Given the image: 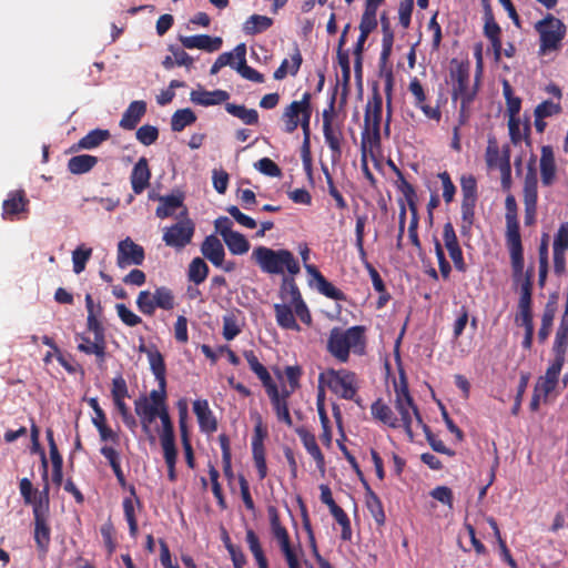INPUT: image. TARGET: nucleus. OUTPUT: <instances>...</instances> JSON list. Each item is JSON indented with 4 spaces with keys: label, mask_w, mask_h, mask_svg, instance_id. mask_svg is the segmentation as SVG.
<instances>
[{
    "label": "nucleus",
    "mask_w": 568,
    "mask_h": 568,
    "mask_svg": "<svg viewBox=\"0 0 568 568\" xmlns=\"http://www.w3.org/2000/svg\"><path fill=\"white\" fill-rule=\"evenodd\" d=\"M556 172L554 149L551 145H542L540 155L541 183L545 186H550L556 180Z\"/></svg>",
    "instance_id": "24"
},
{
    "label": "nucleus",
    "mask_w": 568,
    "mask_h": 568,
    "mask_svg": "<svg viewBox=\"0 0 568 568\" xmlns=\"http://www.w3.org/2000/svg\"><path fill=\"white\" fill-rule=\"evenodd\" d=\"M320 382L325 381L328 388L341 398L354 400L361 405V399L356 398L358 385L357 376L348 369L328 368L325 373H321Z\"/></svg>",
    "instance_id": "8"
},
{
    "label": "nucleus",
    "mask_w": 568,
    "mask_h": 568,
    "mask_svg": "<svg viewBox=\"0 0 568 568\" xmlns=\"http://www.w3.org/2000/svg\"><path fill=\"white\" fill-rule=\"evenodd\" d=\"M111 138V133L106 129H94L81 138L77 144L78 150H92L100 146L103 142Z\"/></svg>",
    "instance_id": "39"
},
{
    "label": "nucleus",
    "mask_w": 568,
    "mask_h": 568,
    "mask_svg": "<svg viewBox=\"0 0 568 568\" xmlns=\"http://www.w3.org/2000/svg\"><path fill=\"white\" fill-rule=\"evenodd\" d=\"M136 306L139 311L146 315H154L156 308L171 311L175 306V296L173 291L168 286L156 287L153 293L150 291H141L136 297Z\"/></svg>",
    "instance_id": "10"
},
{
    "label": "nucleus",
    "mask_w": 568,
    "mask_h": 568,
    "mask_svg": "<svg viewBox=\"0 0 568 568\" xmlns=\"http://www.w3.org/2000/svg\"><path fill=\"white\" fill-rule=\"evenodd\" d=\"M193 412L196 415L199 426L202 432L212 434L217 429V420L206 399H196L193 403Z\"/></svg>",
    "instance_id": "23"
},
{
    "label": "nucleus",
    "mask_w": 568,
    "mask_h": 568,
    "mask_svg": "<svg viewBox=\"0 0 568 568\" xmlns=\"http://www.w3.org/2000/svg\"><path fill=\"white\" fill-rule=\"evenodd\" d=\"M158 417L162 423V432L160 434V442L162 447L175 446L174 427L169 415L168 408L161 407Z\"/></svg>",
    "instance_id": "41"
},
{
    "label": "nucleus",
    "mask_w": 568,
    "mask_h": 568,
    "mask_svg": "<svg viewBox=\"0 0 568 568\" xmlns=\"http://www.w3.org/2000/svg\"><path fill=\"white\" fill-rule=\"evenodd\" d=\"M190 99L195 104L210 106L226 102L230 99V94L229 92L220 89L214 91L200 89L193 90L190 94Z\"/></svg>",
    "instance_id": "30"
},
{
    "label": "nucleus",
    "mask_w": 568,
    "mask_h": 568,
    "mask_svg": "<svg viewBox=\"0 0 568 568\" xmlns=\"http://www.w3.org/2000/svg\"><path fill=\"white\" fill-rule=\"evenodd\" d=\"M160 204L156 207L155 214L160 219H166L173 215L175 210L183 205V195H165L158 197Z\"/></svg>",
    "instance_id": "40"
},
{
    "label": "nucleus",
    "mask_w": 568,
    "mask_h": 568,
    "mask_svg": "<svg viewBox=\"0 0 568 568\" xmlns=\"http://www.w3.org/2000/svg\"><path fill=\"white\" fill-rule=\"evenodd\" d=\"M180 41L186 49H200L206 52L220 50L223 43L220 37H211L209 34L181 37Z\"/></svg>",
    "instance_id": "22"
},
{
    "label": "nucleus",
    "mask_w": 568,
    "mask_h": 568,
    "mask_svg": "<svg viewBox=\"0 0 568 568\" xmlns=\"http://www.w3.org/2000/svg\"><path fill=\"white\" fill-rule=\"evenodd\" d=\"M308 275L316 282L317 291L324 296L334 301H345V294L334 286L326 277L318 271L315 265H305Z\"/></svg>",
    "instance_id": "21"
},
{
    "label": "nucleus",
    "mask_w": 568,
    "mask_h": 568,
    "mask_svg": "<svg viewBox=\"0 0 568 568\" xmlns=\"http://www.w3.org/2000/svg\"><path fill=\"white\" fill-rule=\"evenodd\" d=\"M365 337L362 326H352L347 329L333 327L327 339V351L341 363L349 358V351L356 347H364Z\"/></svg>",
    "instance_id": "5"
},
{
    "label": "nucleus",
    "mask_w": 568,
    "mask_h": 568,
    "mask_svg": "<svg viewBox=\"0 0 568 568\" xmlns=\"http://www.w3.org/2000/svg\"><path fill=\"white\" fill-rule=\"evenodd\" d=\"M195 121L196 115L190 108L180 109L175 111L171 118V129L174 132H181Z\"/></svg>",
    "instance_id": "51"
},
{
    "label": "nucleus",
    "mask_w": 568,
    "mask_h": 568,
    "mask_svg": "<svg viewBox=\"0 0 568 568\" xmlns=\"http://www.w3.org/2000/svg\"><path fill=\"white\" fill-rule=\"evenodd\" d=\"M408 90L414 97V105L423 111V113L433 120H440L442 113L437 108H432L426 103L427 97L425 90L418 80V78L414 77L408 85Z\"/></svg>",
    "instance_id": "20"
},
{
    "label": "nucleus",
    "mask_w": 568,
    "mask_h": 568,
    "mask_svg": "<svg viewBox=\"0 0 568 568\" xmlns=\"http://www.w3.org/2000/svg\"><path fill=\"white\" fill-rule=\"evenodd\" d=\"M273 24V19L266 16L252 14L243 24L245 34L255 36L270 29Z\"/></svg>",
    "instance_id": "44"
},
{
    "label": "nucleus",
    "mask_w": 568,
    "mask_h": 568,
    "mask_svg": "<svg viewBox=\"0 0 568 568\" xmlns=\"http://www.w3.org/2000/svg\"><path fill=\"white\" fill-rule=\"evenodd\" d=\"M568 349V332L557 329L552 352L556 358L565 359Z\"/></svg>",
    "instance_id": "61"
},
{
    "label": "nucleus",
    "mask_w": 568,
    "mask_h": 568,
    "mask_svg": "<svg viewBox=\"0 0 568 568\" xmlns=\"http://www.w3.org/2000/svg\"><path fill=\"white\" fill-rule=\"evenodd\" d=\"M303 62L302 54L298 50V48H295L294 53L292 54V64L290 65L288 60L284 59L280 67L274 71V79L275 80H283L287 73H291L292 75H296L300 71L301 64Z\"/></svg>",
    "instance_id": "46"
},
{
    "label": "nucleus",
    "mask_w": 568,
    "mask_h": 568,
    "mask_svg": "<svg viewBox=\"0 0 568 568\" xmlns=\"http://www.w3.org/2000/svg\"><path fill=\"white\" fill-rule=\"evenodd\" d=\"M149 363L151 371L159 384V389H153L150 393L151 405L156 406V409L165 407L166 399V366L164 358L159 351L149 352Z\"/></svg>",
    "instance_id": "11"
},
{
    "label": "nucleus",
    "mask_w": 568,
    "mask_h": 568,
    "mask_svg": "<svg viewBox=\"0 0 568 568\" xmlns=\"http://www.w3.org/2000/svg\"><path fill=\"white\" fill-rule=\"evenodd\" d=\"M92 255V248L79 245L72 252L73 272L80 274L85 270L87 262Z\"/></svg>",
    "instance_id": "54"
},
{
    "label": "nucleus",
    "mask_w": 568,
    "mask_h": 568,
    "mask_svg": "<svg viewBox=\"0 0 568 568\" xmlns=\"http://www.w3.org/2000/svg\"><path fill=\"white\" fill-rule=\"evenodd\" d=\"M423 427V430L425 432V435H426V439L428 442V444L430 445V447L433 448V450L437 452V453H440V454H445L447 456H454L455 455V452L448 447H446V445L444 444V442L439 438H437V436H435L429 426L426 425L425 423L422 425Z\"/></svg>",
    "instance_id": "56"
},
{
    "label": "nucleus",
    "mask_w": 568,
    "mask_h": 568,
    "mask_svg": "<svg viewBox=\"0 0 568 568\" xmlns=\"http://www.w3.org/2000/svg\"><path fill=\"white\" fill-rule=\"evenodd\" d=\"M145 258L144 248L134 243L130 237L118 244L116 264L124 268L129 265H141Z\"/></svg>",
    "instance_id": "15"
},
{
    "label": "nucleus",
    "mask_w": 568,
    "mask_h": 568,
    "mask_svg": "<svg viewBox=\"0 0 568 568\" xmlns=\"http://www.w3.org/2000/svg\"><path fill=\"white\" fill-rule=\"evenodd\" d=\"M556 303L549 301L544 310L542 316H541V326L538 331V341L539 343H545L551 332L554 318L556 315Z\"/></svg>",
    "instance_id": "47"
},
{
    "label": "nucleus",
    "mask_w": 568,
    "mask_h": 568,
    "mask_svg": "<svg viewBox=\"0 0 568 568\" xmlns=\"http://www.w3.org/2000/svg\"><path fill=\"white\" fill-rule=\"evenodd\" d=\"M276 323L281 328L300 332L301 326L295 320L294 308L287 303L274 304Z\"/></svg>",
    "instance_id": "33"
},
{
    "label": "nucleus",
    "mask_w": 568,
    "mask_h": 568,
    "mask_svg": "<svg viewBox=\"0 0 568 568\" xmlns=\"http://www.w3.org/2000/svg\"><path fill=\"white\" fill-rule=\"evenodd\" d=\"M323 135L325 143L328 145L332 159L337 160L342 155V140L343 134L339 128H334L333 124L323 128Z\"/></svg>",
    "instance_id": "43"
},
{
    "label": "nucleus",
    "mask_w": 568,
    "mask_h": 568,
    "mask_svg": "<svg viewBox=\"0 0 568 568\" xmlns=\"http://www.w3.org/2000/svg\"><path fill=\"white\" fill-rule=\"evenodd\" d=\"M532 277L534 270L523 271L521 277L516 278L513 274L514 283L520 286V296L518 301V314L516 323L524 326L525 332H534L532 321Z\"/></svg>",
    "instance_id": "9"
},
{
    "label": "nucleus",
    "mask_w": 568,
    "mask_h": 568,
    "mask_svg": "<svg viewBox=\"0 0 568 568\" xmlns=\"http://www.w3.org/2000/svg\"><path fill=\"white\" fill-rule=\"evenodd\" d=\"M529 378H530V374L528 372L520 373L519 384L517 387V394L515 396V403L511 407V414L515 416L518 415V413L520 410L523 397L527 389Z\"/></svg>",
    "instance_id": "60"
},
{
    "label": "nucleus",
    "mask_w": 568,
    "mask_h": 568,
    "mask_svg": "<svg viewBox=\"0 0 568 568\" xmlns=\"http://www.w3.org/2000/svg\"><path fill=\"white\" fill-rule=\"evenodd\" d=\"M399 384H395V400L394 406L400 418V427L404 428L409 440L414 439L413 432V417H415L418 425H423V418L418 410V407L414 403L412 395L409 394L407 379L404 371L399 373Z\"/></svg>",
    "instance_id": "6"
},
{
    "label": "nucleus",
    "mask_w": 568,
    "mask_h": 568,
    "mask_svg": "<svg viewBox=\"0 0 568 568\" xmlns=\"http://www.w3.org/2000/svg\"><path fill=\"white\" fill-rule=\"evenodd\" d=\"M296 434L298 435L304 448L306 452L313 457V459L316 463L317 468L322 469L325 465V457L321 450V448L317 445L316 438L314 434H312L308 429L305 427H297L295 429Z\"/></svg>",
    "instance_id": "28"
},
{
    "label": "nucleus",
    "mask_w": 568,
    "mask_h": 568,
    "mask_svg": "<svg viewBox=\"0 0 568 568\" xmlns=\"http://www.w3.org/2000/svg\"><path fill=\"white\" fill-rule=\"evenodd\" d=\"M243 356L245 357L251 371L260 378L265 389L275 384L267 368L260 363L254 351H244Z\"/></svg>",
    "instance_id": "37"
},
{
    "label": "nucleus",
    "mask_w": 568,
    "mask_h": 568,
    "mask_svg": "<svg viewBox=\"0 0 568 568\" xmlns=\"http://www.w3.org/2000/svg\"><path fill=\"white\" fill-rule=\"evenodd\" d=\"M535 30L539 34V55L558 51L567 33L566 24L551 13L537 21Z\"/></svg>",
    "instance_id": "7"
},
{
    "label": "nucleus",
    "mask_w": 568,
    "mask_h": 568,
    "mask_svg": "<svg viewBox=\"0 0 568 568\" xmlns=\"http://www.w3.org/2000/svg\"><path fill=\"white\" fill-rule=\"evenodd\" d=\"M265 390L271 399L273 409L276 414L278 422H282L287 426H292L293 420L290 415L288 403L285 400V398L280 397L277 385L274 384L271 387L266 388Z\"/></svg>",
    "instance_id": "32"
},
{
    "label": "nucleus",
    "mask_w": 568,
    "mask_h": 568,
    "mask_svg": "<svg viewBox=\"0 0 568 568\" xmlns=\"http://www.w3.org/2000/svg\"><path fill=\"white\" fill-rule=\"evenodd\" d=\"M266 436V429L263 427L262 423L258 422L254 427V435L252 437V455L260 480H263L267 476V465L264 447V439Z\"/></svg>",
    "instance_id": "14"
},
{
    "label": "nucleus",
    "mask_w": 568,
    "mask_h": 568,
    "mask_svg": "<svg viewBox=\"0 0 568 568\" xmlns=\"http://www.w3.org/2000/svg\"><path fill=\"white\" fill-rule=\"evenodd\" d=\"M449 75L453 83L452 100L460 101L458 122L459 125H464L470 116V105L477 95L478 87L477 84L469 85L470 75L467 64H457L456 68L450 70Z\"/></svg>",
    "instance_id": "4"
},
{
    "label": "nucleus",
    "mask_w": 568,
    "mask_h": 568,
    "mask_svg": "<svg viewBox=\"0 0 568 568\" xmlns=\"http://www.w3.org/2000/svg\"><path fill=\"white\" fill-rule=\"evenodd\" d=\"M365 503L375 523L378 526H383L385 524L386 516L379 497L375 493H372L369 497L365 498Z\"/></svg>",
    "instance_id": "53"
},
{
    "label": "nucleus",
    "mask_w": 568,
    "mask_h": 568,
    "mask_svg": "<svg viewBox=\"0 0 568 568\" xmlns=\"http://www.w3.org/2000/svg\"><path fill=\"white\" fill-rule=\"evenodd\" d=\"M146 112V103L142 100L133 101L124 111L119 125L124 130H134Z\"/></svg>",
    "instance_id": "29"
},
{
    "label": "nucleus",
    "mask_w": 568,
    "mask_h": 568,
    "mask_svg": "<svg viewBox=\"0 0 568 568\" xmlns=\"http://www.w3.org/2000/svg\"><path fill=\"white\" fill-rule=\"evenodd\" d=\"M537 175L536 172L530 169L524 182V205L537 206L538 191H537Z\"/></svg>",
    "instance_id": "48"
},
{
    "label": "nucleus",
    "mask_w": 568,
    "mask_h": 568,
    "mask_svg": "<svg viewBox=\"0 0 568 568\" xmlns=\"http://www.w3.org/2000/svg\"><path fill=\"white\" fill-rule=\"evenodd\" d=\"M134 409L136 415L141 419V424L145 432L149 430V426L155 420L159 414L156 406L151 405L146 396H141L134 402Z\"/></svg>",
    "instance_id": "36"
},
{
    "label": "nucleus",
    "mask_w": 568,
    "mask_h": 568,
    "mask_svg": "<svg viewBox=\"0 0 568 568\" xmlns=\"http://www.w3.org/2000/svg\"><path fill=\"white\" fill-rule=\"evenodd\" d=\"M115 308L118 316L126 326L133 327L142 323V318L134 314L124 304H116Z\"/></svg>",
    "instance_id": "63"
},
{
    "label": "nucleus",
    "mask_w": 568,
    "mask_h": 568,
    "mask_svg": "<svg viewBox=\"0 0 568 568\" xmlns=\"http://www.w3.org/2000/svg\"><path fill=\"white\" fill-rule=\"evenodd\" d=\"M241 333V328L237 324V320L234 315H227L223 317V337L226 341L234 339Z\"/></svg>",
    "instance_id": "62"
},
{
    "label": "nucleus",
    "mask_w": 568,
    "mask_h": 568,
    "mask_svg": "<svg viewBox=\"0 0 568 568\" xmlns=\"http://www.w3.org/2000/svg\"><path fill=\"white\" fill-rule=\"evenodd\" d=\"M163 449V456L164 460L168 467V478L170 481L176 480V470H175V464H176V457H178V449L176 446H169V447H162Z\"/></svg>",
    "instance_id": "59"
},
{
    "label": "nucleus",
    "mask_w": 568,
    "mask_h": 568,
    "mask_svg": "<svg viewBox=\"0 0 568 568\" xmlns=\"http://www.w3.org/2000/svg\"><path fill=\"white\" fill-rule=\"evenodd\" d=\"M372 416L387 425L390 428H399L398 418L394 415L392 408L381 398L376 399L371 406Z\"/></svg>",
    "instance_id": "35"
},
{
    "label": "nucleus",
    "mask_w": 568,
    "mask_h": 568,
    "mask_svg": "<svg viewBox=\"0 0 568 568\" xmlns=\"http://www.w3.org/2000/svg\"><path fill=\"white\" fill-rule=\"evenodd\" d=\"M484 34L490 41L494 59L498 62L501 58V28L496 22L494 14L485 18Z\"/></svg>",
    "instance_id": "31"
},
{
    "label": "nucleus",
    "mask_w": 568,
    "mask_h": 568,
    "mask_svg": "<svg viewBox=\"0 0 568 568\" xmlns=\"http://www.w3.org/2000/svg\"><path fill=\"white\" fill-rule=\"evenodd\" d=\"M280 297L284 302H288L287 304H295L298 301L303 300L300 288L294 280V276L287 274L282 277L280 285Z\"/></svg>",
    "instance_id": "38"
},
{
    "label": "nucleus",
    "mask_w": 568,
    "mask_h": 568,
    "mask_svg": "<svg viewBox=\"0 0 568 568\" xmlns=\"http://www.w3.org/2000/svg\"><path fill=\"white\" fill-rule=\"evenodd\" d=\"M311 100L312 94L304 92L301 100L291 102L284 109L281 120L285 133L292 134L298 128L301 118L304 116L306 110H312Z\"/></svg>",
    "instance_id": "13"
},
{
    "label": "nucleus",
    "mask_w": 568,
    "mask_h": 568,
    "mask_svg": "<svg viewBox=\"0 0 568 568\" xmlns=\"http://www.w3.org/2000/svg\"><path fill=\"white\" fill-rule=\"evenodd\" d=\"M225 110L227 113L240 119L247 125H255L258 123V113L255 109H247L245 105H239L235 103H226Z\"/></svg>",
    "instance_id": "45"
},
{
    "label": "nucleus",
    "mask_w": 568,
    "mask_h": 568,
    "mask_svg": "<svg viewBox=\"0 0 568 568\" xmlns=\"http://www.w3.org/2000/svg\"><path fill=\"white\" fill-rule=\"evenodd\" d=\"M252 260L266 274H282L284 276L286 271L287 274L295 276L301 272L298 261L286 248L273 250L263 245L256 246L252 252Z\"/></svg>",
    "instance_id": "2"
},
{
    "label": "nucleus",
    "mask_w": 568,
    "mask_h": 568,
    "mask_svg": "<svg viewBox=\"0 0 568 568\" xmlns=\"http://www.w3.org/2000/svg\"><path fill=\"white\" fill-rule=\"evenodd\" d=\"M151 171L145 158H140L131 172V186L135 194H141L150 184Z\"/></svg>",
    "instance_id": "25"
},
{
    "label": "nucleus",
    "mask_w": 568,
    "mask_h": 568,
    "mask_svg": "<svg viewBox=\"0 0 568 568\" xmlns=\"http://www.w3.org/2000/svg\"><path fill=\"white\" fill-rule=\"evenodd\" d=\"M98 163V158L90 154L72 156L68 161V170L72 174H84L91 171Z\"/></svg>",
    "instance_id": "42"
},
{
    "label": "nucleus",
    "mask_w": 568,
    "mask_h": 568,
    "mask_svg": "<svg viewBox=\"0 0 568 568\" xmlns=\"http://www.w3.org/2000/svg\"><path fill=\"white\" fill-rule=\"evenodd\" d=\"M234 69L239 72V74L252 82L263 83L264 75L252 67L247 65V63H237Z\"/></svg>",
    "instance_id": "64"
},
{
    "label": "nucleus",
    "mask_w": 568,
    "mask_h": 568,
    "mask_svg": "<svg viewBox=\"0 0 568 568\" xmlns=\"http://www.w3.org/2000/svg\"><path fill=\"white\" fill-rule=\"evenodd\" d=\"M209 266L205 261L201 257H195L191 261L187 271V277L190 282L199 285L203 283L209 275Z\"/></svg>",
    "instance_id": "52"
},
{
    "label": "nucleus",
    "mask_w": 568,
    "mask_h": 568,
    "mask_svg": "<svg viewBox=\"0 0 568 568\" xmlns=\"http://www.w3.org/2000/svg\"><path fill=\"white\" fill-rule=\"evenodd\" d=\"M485 160L489 168L499 166L503 176V186L508 187L510 181L509 156L500 159L499 148L495 140H489L486 148Z\"/></svg>",
    "instance_id": "18"
},
{
    "label": "nucleus",
    "mask_w": 568,
    "mask_h": 568,
    "mask_svg": "<svg viewBox=\"0 0 568 568\" xmlns=\"http://www.w3.org/2000/svg\"><path fill=\"white\" fill-rule=\"evenodd\" d=\"M201 253L214 266H222L224 262L225 252L223 244L215 235H209L204 239L201 245Z\"/></svg>",
    "instance_id": "27"
},
{
    "label": "nucleus",
    "mask_w": 568,
    "mask_h": 568,
    "mask_svg": "<svg viewBox=\"0 0 568 568\" xmlns=\"http://www.w3.org/2000/svg\"><path fill=\"white\" fill-rule=\"evenodd\" d=\"M245 539H246L248 549L252 552V555H253V557H254V559H255V561L257 564V567L258 568H263V567L268 566V561H267V558L264 555V551H263V548L261 546L260 539H258L257 535L254 532L253 529H247L246 530V538Z\"/></svg>",
    "instance_id": "50"
},
{
    "label": "nucleus",
    "mask_w": 568,
    "mask_h": 568,
    "mask_svg": "<svg viewBox=\"0 0 568 568\" xmlns=\"http://www.w3.org/2000/svg\"><path fill=\"white\" fill-rule=\"evenodd\" d=\"M255 169L262 174L271 178H281V168L270 158H262L254 164Z\"/></svg>",
    "instance_id": "58"
},
{
    "label": "nucleus",
    "mask_w": 568,
    "mask_h": 568,
    "mask_svg": "<svg viewBox=\"0 0 568 568\" xmlns=\"http://www.w3.org/2000/svg\"><path fill=\"white\" fill-rule=\"evenodd\" d=\"M29 199L23 190L11 191L2 203V217L12 220L13 216L28 211Z\"/></svg>",
    "instance_id": "19"
},
{
    "label": "nucleus",
    "mask_w": 568,
    "mask_h": 568,
    "mask_svg": "<svg viewBox=\"0 0 568 568\" xmlns=\"http://www.w3.org/2000/svg\"><path fill=\"white\" fill-rule=\"evenodd\" d=\"M136 140L143 145L153 144L159 138V130L154 125L144 124L136 130Z\"/></svg>",
    "instance_id": "57"
},
{
    "label": "nucleus",
    "mask_w": 568,
    "mask_h": 568,
    "mask_svg": "<svg viewBox=\"0 0 568 568\" xmlns=\"http://www.w3.org/2000/svg\"><path fill=\"white\" fill-rule=\"evenodd\" d=\"M506 244L510 255L511 271L516 278H520L525 267L524 248L518 222V207L513 194L505 200Z\"/></svg>",
    "instance_id": "3"
},
{
    "label": "nucleus",
    "mask_w": 568,
    "mask_h": 568,
    "mask_svg": "<svg viewBox=\"0 0 568 568\" xmlns=\"http://www.w3.org/2000/svg\"><path fill=\"white\" fill-rule=\"evenodd\" d=\"M443 240L455 268L458 272H466L467 265L464 260L463 251L459 245L455 229L450 222H446L444 224Z\"/></svg>",
    "instance_id": "17"
},
{
    "label": "nucleus",
    "mask_w": 568,
    "mask_h": 568,
    "mask_svg": "<svg viewBox=\"0 0 568 568\" xmlns=\"http://www.w3.org/2000/svg\"><path fill=\"white\" fill-rule=\"evenodd\" d=\"M195 226L192 220L184 219L166 227L163 232L165 245L175 250H182L191 243Z\"/></svg>",
    "instance_id": "12"
},
{
    "label": "nucleus",
    "mask_w": 568,
    "mask_h": 568,
    "mask_svg": "<svg viewBox=\"0 0 568 568\" xmlns=\"http://www.w3.org/2000/svg\"><path fill=\"white\" fill-rule=\"evenodd\" d=\"M42 480L43 488L39 493V497L33 503L34 519V541L38 550L45 555L49 550L51 541V529L49 526L50 499H49V478H48V460L45 453L42 452Z\"/></svg>",
    "instance_id": "1"
},
{
    "label": "nucleus",
    "mask_w": 568,
    "mask_h": 568,
    "mask_svg": "<svg viewBox=\"0 0 568 568\" xmlns=\"http://www.w3.org/2000/svg\"><path fill=\"white\" fill-rule=\"evenodd\" d=\"M383 113V98L377 88L373 89L371 99L367 102L364 114V125L381 128Z\"/></svg>",
    "instance_id": "26"
},
{
    "label": "nucleus",
    "mask_w": 568,
    "mask_h": 568,
    "mask_svg": "<svg viewBox=\"0 0 568 568\" xmlns=\"http://www.w3.org/2000/svg\"><path fill=\"white\" fill-rule=\"evenodd\" d=\"M568 251V222L560 224L552 243L554 272L560 276L566 272V252Z\"/></svg>",
    "instance_id": "16"
},
{
    "label": "nucleus",
    "mask_w": 568,
    "mask_h": 568,
    "mask_svg": "<svg viewBox=\"0 0 568 568\" xmlns=\"http://www.w3.org/2000/svg\"><path fill=\"white\" fill-rule=\"evenodd\" d=\"M223 241L225 242L230 252L234 255L245 254L250 250V242L243 234L236 231L233 233H227L226 235L223 234Z\"/></svg>",
    "instance_id": "49"
},
{
    "label": "nucleus",
    "mask_w": 568,
    "mask_h": 568,
    "mask_svg": "<svg viewBox=\"0 0 568 568\" xmlns=\"http://www.w3.org/2000/svg\"><path fill=\"white\" fill-rule=\"evenodd\" d=\"M381 148V128L365 126L361 134V154L374 158V151Z\"/></svg>",
    "instance_id": "34"
},
{
    "label": "nucleus",
    "mask_w": 568,
    "mask_h": 568,
    "mask_svg": "<svg viewBox=\"0 0 568 568\" xmlns=\"http://www.w3.org/2000/svg\"><path fill=\"white\" fill-rule=\"evenodd\" d=\"M562 112V108H561V104L560 102H554L551 100H546V101H542L541 103H539L535 111H534V115L535 118H550V116H554V115H558Z\"/></svg>",
    "instance_id": "55"
}]
</instances>
